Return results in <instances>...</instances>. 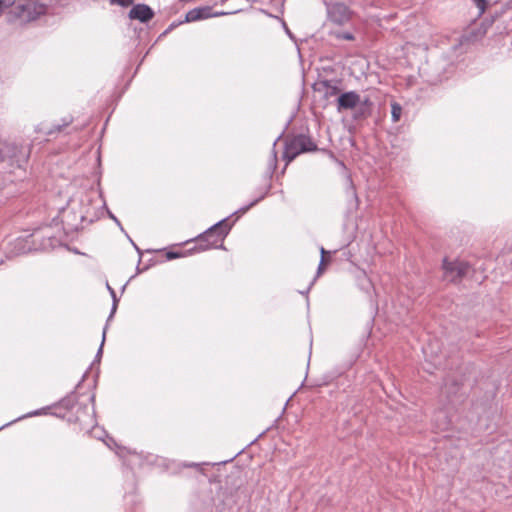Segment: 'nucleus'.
Returning <instances> with one entry per match:
<instances>
[{"instance_id": "obj_14", "label": "nucleus", "mask_w": 512, "mask_h": 512, "mask_svg": "<svg viewBox=\"0 0 512 512\" xmlns=\"http://www.w3.org/2000/svg\"><path fill=\"white\" fill-rule=\"evenodd\" d=\"M107 289L112 297V307H111L110 315L107 319V322H108L110 319L113 318V316L117 310L119 299L116 296L115 290L108 283H107Z\"/></svg>"}, {"instance_id": "obj_40", "label": "nucleus", "mask_w": 512, "mask_h": 512, "mask_svg": "<svg viewBox=\"0 0 512 512\" xmlns=\"http://www.w3.org/2000/svg\"><path fill=\"white\" fill-rule=\"evenodd\" d=\"M5 426H6V425H2V426L0 427V431H1L2 429H4V428H5Z\"/></svg>"}, {"instance_id": "obj_17", "label": "nucleus", "mask_w": 512, "mask_h": 512, "mask_svg": "<svg viewBox=\"0 0 512 512\" xmlns=\"http://www.w3.org/2000/svg\"><path fill=\"white\" fill-rule=\"evenodd\" d=\"M76 398H77V396H76L75 392H72L67 397L61 399L59 404L63 408L71 409L75 404Z\"/></svg>"}, {"instance_id": "obj_28", "label": "nucleus", "mask_w": 512, "mask_h": 512, "mask_svg": "<svg viewBox=\"0 0 512 512\" xmlns=\"http://www.w3.org/2000/svg\"><path fill=\"white\" fill-rule=\"evenodd\" d=\"M108 214H109V217L111 219H113L118 226H121L120 221L110 211H108Z\"/></svg>"}, {"instance_id": "obj_7", "label": "nucleus", "mask_w": 512, "mask_h": 512, "mask_svg": "<svg viewBox=\"0 0 512 512\" xmlns=\"http://www.w3.org/2000/svg\"><path fill=\"white\" fill-rule=\"evenodd\" d=\"M460 391L461 383L458 380L450 377L445 379L442 387V394L446 396L449 404L455 405L456 403H460L464 400V395Z\"/></svg>"}, {"instance_id": "obj_12", "label": "nucleus", "mask_w": 512, "mask_h": 512, "mask_svg": "<svg viewBox=\"0 0 512 512\" xmlns=\"http://www.w3.org/2000/svg\"><path fill=\"white\" fill-rule=\"evenodd\" d=\"M12 7L16 17H20L25 11V5L17 3L16 0H0V14Z\"/></svg>"}, {"instance_id": "obj_19", "label": "nucleus", "mask_w": 512, "mask_h": 512, "mask_svg": "<svg viewBox=\"0 0 512 512\" xmlns=\"http://www.w3.org/2000/svg\"><path fill=\"white\" fill-rule=\"evenodd\" d=\"M264 197H265V194L261 195L260 197L256 198L252 202H250L248 205L239 208L234 214H236V213H240V214L246 213L250 208H252L254 205H256Z\"/></svg>"}, {"instance_id": "obj_9", "label": "nucleus", "mask_w": 512, "mask_h": 512, "mask_svg": "<svg viewBox=\"0 0 512 512\" xmlns=\"http://www.w3.org/2000/svg\"><path fill=\"white\" fill-rule=\"evenodd\" d=\"M155 13L152 8L146 4L134 5L128 13L132 20H138L141 23H147L154 17Z\"/></svg>"}, {"instance_id": "obj_35", "label": "nucleus", "mask_w": 512, "mask_h": 512, "mask_svg": "<svg viewBox=\"0 0 512 512\" xmlns=\"http://www.w3.org/2000/svg\"><path fill=\"white\" fill-rule=\"evenodd\" d=\"M280 136L273 142V146L275 147L277 141L279 140Z\"/></svg>"}, {"instance_id": "obj_25", "label": "nucleus", "mask_w": 512, "mask_h": 512, "mask_svg": "<svg viewBox=\"0 0 512 512\" xmlns=\"http://www.w3.org/2000/svg\"><path fill=\"white\" fill-rule=\"evenodd\" d=\"M282 26H283L286 34L292 39L293 35H292L291 31L289 30V28H288V26H287L285 21H282Z\"/></svg>"}, {"instance_id": "obj_27", "label": "nucleus", "mask_w": 512, "mask_h": 512, "mask_svg": "<svg viewBox=\"0 0 512 512\" xmlns=\"http://www.w3.org/2000/svg\"><path fill=\"white\" fill-rule=\"evenodd\" d=\"M324 263H325V259L323 257H321L319 266H318V271H317L318 274H320L322 272Z\"/></svg>"}, {"instance_id": "obj_5", "label": "nucleus", "mask_w": 512, "mask_h": 512, "mask_svg": "<svg viewBox=\"0 0 512 512\" xmlns=\"http://www.w3.org/2000/svg\"><path fill=\"white\" fill-rule=\"evenodd\" d=\"M326 12L328 21L337 26L348 24L354 16L349 5L341 1L326 3Z\"/></svg>"}, {"instance_id": "obj_2", "label": "nucleus", "mask_w": 512, "mask_h": 512, "mask_svg": "<svg viewBox=\"0 0 512 512\" xmlns=\"http://www.w3.org/2000/svg\"><path fill=\"white\" fill-rule=\"evenodd\" d=\"M227 219L218 221L201 233L196 238L197 246L194 249L196 251H206L212 248L224 249L223 241L231 229V225L227 224Z\"/></svg>"}, {"instance_id": "obj_16", "label": "nucleus", "mask_w": 512, "mask_h": 512, "mask_svg": "<svg viewBox=\"0 0 512 512\" xmlns=\"http://www.w3.org/2000/svg\"><path fill=\"white\" fill-rule=\"evenodd\" d=\"M402 115V106L397 102L391 103V118L394 123L398 122Z\"/></svg>"}, {"instance_id": "obj_23", "label": "nucleus", "mask_w": 512, "mask_h": 512, "mask_svg": "<svg viewBox=\"0 0 512 512\" xmlns=\"http://www.w3.org/2000/svg\"><path fill=\"white\" fill-rule=\"evenodd\" d=\"M112 4H117L121 7H128L132 5L133 0H110Z\"/></svg>"}, {"instance_id": "obj_38", "label": "nucleus", "mask_w": 512, "mask_h": 512, "mask_svg": "<svg viewBox=\"0 0 512 512\" xmlns=\"http://www.w3.org/2000/svg\"><path fill=\"white\" fill-rule=\"evenodd\" d=\"M5 426H6V425H2V426L0 427V431H1L2 429H4V428H5Z\"/></svg>"}, {"instance_id": "obj_34", "label": "nucleus", "mask_w": 512, "mask_h": 512, "mask_svg": "<svg viewBox=\"0 0 512 512\" xmlns=\"http://www.w3.org/2000/svg\"><path fill=\"white\" fill-rule=\"evenodd\" d=\"M90 401L94 403V401H95V396H94V395H92V396L90 397Z\"/></svg>"}, {"instance_id": "obj_21", "label": "nucleus", "mask_w": 512, "mask_h": 512, "mask_svg": "<svg viewBox=\"0 0 512 512\" xmlns=\"http://www.w3.org/2000/svg\"><path fill=\"white\" fill-rule=\"evenodd\" d=\"M473 3L478 8L479 15H482L486 10L487 1L486 0H473Z\"/></svg>"}, {"instance_id": "obj_8", "label": "nucleus", "mask_w": 512, "mask_h": 512, "mask_svg": "<svg viewBox=\"0 0 512 512\" xmlns=\"http://www.w3.org/2000/svg\"><path fill=\"white\" fill-rule=\"evenodd\" d=\"M362 97L356 91H347L340 94L337 98V111L353 110L360 104Z\"/></svg>"}, {"instance_id": "obj_18", "label": "nucleus", "mask_w": 512, "mask_h": 512, "mask_svg": "<svg viewBox=\"0 0 512 512\" xmlns=\"http://www.w3.org/2000/svg\"><path fill=\"white\" fill-rule=\"evenodd\" d=\"M277 167V154L276 151L273 149L269 162H268V175L271 178L275 169Z\"/></svg>"}, {"instance_id": "obj_15", "label": "nucleus", "mask_w": 512, "mask_h": 512, "mask_svg": "<svg viewBox=\"0 0 512 512\" xmlns=\"http://www.w3.org/2000/svg\"><path fill=\"white\" fill-rule=\"evenodd\" d=\"M68 124H69L68 122H65L62 125H60V124L53 125L49 129H45V128H42V127H37L36 128V132H43L45 135L50 136V135H53L55 132H60L62 130V128L67 126Z\"/></svg>"}, {"instance_id": "obj_20", "label": "nucleus", "mask_w": 512, "mask_h": 512, "mask_svg": "<svg viewBox=\"0 0 512 512\" xmlns=\"http://www.w3.org/2000/svg\"><path fill=\"white\" fill-rule=\"evenodd\" d=\"M46 409L47 408H41V409H38V410H35V411H32V412H29L26 415L18 417L17 420H21V419H24V418H27V417H33V416H38V415L45 414L46 413Z\"/></svg>"}, {"instance_id": "obj_13", "label": "nucleus", "mask_w": 512, "mask_h": 512, "mask_svg": "<svg viewBox=\"0 0 512 512\" xmlns=\"http://www.w3.org/2000/svg\"><path fill=\"white\" fill-rule=\"evenodd\" d=\"M319 85V88L318 90L319 91H324V95L325 97L329 98V97H333V96H336L339 94V88L338 86L334 85L331 81L329 80H323V81H320L318 83Z\"/></svg>"}, {"instance_id": "obj_26", "label": "nucleus", "mask_w": 512, "mask_h": 512, "mask_svg": "<svg viewBox=\"0 0 512 512\" xmlns=\"http://www.w3.org/2000/svg\"><path fill=\"white\" fill-rule=\"evenodd\" d=\"M178 257H180V254L177 253V252H168L167 253V258L168 259H176Z\"/></svg>"}, {"instance_id": "obj_10", "label": "nucleus", "mask_w": 512, "mask_h": 512, "mask_svg": "<svg viewBox=\"0 0 512 512\" xmlns=\"http://www.w3.org/2000/svg\"><path fill=\"white\" fill-rule=\"evenodd\" d=\"M373 102L367 96L363 97L360 101V104L356 106L353 110V119L355 121L365 120L372 114Z\"/></svg>"}, {"instance_id": "obj_1", "label": "nucleus", "mask_w": 512, "mask_h": 512, "mask_svg": "<svg viewBox=\"0 0 512 512\" xmlns=\"http://www.w3.org/2000/svg\"><path fill=\"white\" fill-rule=\"evenodd\" d=\"M31 143L23 140L5 141L0 144V163H6L12 169H25L30 158Z\"/></svg>"}, {"instance_id": "obj_6", "label": "nucleus", "mask_w": 512, "mask_h": 512, "mask_svg": "<svg viewBox=\"0 0 512 512\" xmlns=\"http://www.w3.org/2000/svg\"><path fill=\"white\" fill-rule=\"evenodd\" d=\"M443 270L446 280L456 282L470 271V265L459 260L448 261L447 258H445L443 260Z\"/></svg>"}, {"instance_id": "obj_22", "label": "nucleus", "mask_w": 512, "mask_h": 512, "mask_svg": "<svg viewBox=\"0 0 512 512\" xmlns=\"http://www.w3.org/2000/svg\"><path fill=\"white\" fill-rule=\"evenodd\" d=\"M106 328L107 327H105L104 330H103L102 342H101L100 347H99V349H98V351L96 353L95 361H100V359H101L102 352H103V345H104L105 337H106Z\"/></svg>"}, {"instance_id": "obj_33", "label": "nucleus", "mask_w": 512, "mask_h": 512, "mask_svg": "<svg viewBox=\"0 0 512 512\" xmlns=\"http://www.w3.org/2000/svg\"><path fill=\"white\" fill-rule=\"evenodd\" d=\"M174 24H171V26L165 31V33H167L169 30H171L172 28H174Z\"/></svg>"}, {"instance_id": "obj_31", "label": "nucleus", "mask_w": 512, "mask_h": 512, "mask_svg": "<svg viewBox=\"0 0 512 512\" xmlns=\"http://www.w3.org/2000/svg\"><path fill=\"white\" fill-rule=\"evenodd\" d=\"M326 253H327V251H326L323 247H321V248H320V254H321V257H323V258H324V256H325V254H326Z\"/></svg>"}, {"instance_id": "obj_11", "label": "nucleus", "mask_w": 512, "mask_h": 512, "mask_svg": "<svg viewBox=\"0 0 512 512\" xmlns=\"http://www.w3.org/2000/svg\"><path fill=\"white\" fill-rule=\"evenodd\" d=\"M217 13H212V8L209 6L197 7L189 10L185 16V22H195L199 20L208 19L217 16Z\"/></svg>"}, {"instance_id": "obj_37", "label": "nucleus", "mask_w": 512, "mask_h": 512, "mask_svg": "<svg viewBox=\"0 0 512 512\" xmlns=\"http://www.w3.org/2000/svg\"><path fill=\"white\" fill-rule=\"evenodd\" d=\"M5 426H6V425H2V426L0 427V431H1L2 429H4V428H5Z\"/></svg>"}, {"instance_id": "obj_24", "label": "nucleus", "mask_w": 512, "mask_h": 512, "mask_svg": "<svg viewBox=\"0 0 512 512\" xmlns=\"http://www.w3.org/2000/svg\"><path fill=\"white\" fill-rule=\"evenodd\" d=\"M338 39L352 41L354 40V35L350 32H342L337 35Z\"/></svg>"}, {"instance_id": "obj_39", "label": "nucleus", "mask_w": 512, "mask_h": 512, "mask_svg": "<svg viewBox=\"0 0 512 512\" xmlns=\"http://www.w3.org/2000/svg\"><path fill=\"white\" fill-rule=\"evenodd\" d=\"M5 426H6V425H2V426L0 427V431H1L2 429H4V428H5Z\"/></svg>"}, {"instance_id": "obj_29", "label": "nucleus", "mask_w": 512, "mask_h": 512, "mask_svg": "<svg viewBox=\"0 0 512 512\" xmlns=\"http://www.w3.org/2000/svg\"><path fill=\"white\" fill-rule=\"evenodd\" d=\"M183 466L190 468V467H197V466H199V464L192 462V463H184Z\"/></svg>"}, {"instance_id": "obj_4", "label": "nucleus", "mask_w": 512, "mask_h": 512, "mask_svg": "<svg viewBox=\"0 0 512 512\" xmlns=\"http://www.w3.org/2000/svg\"><path fill=\"white\" fill-rule=\"evenodd\" d=\"M318 149L311 137L305 134H298L286 140L283 158L286 164L293 161L298 155L313 152Z\"/></svg>"}, {"instance_id": "obj_30", "label": "nucleus", "mask_w": 512, "mask_h": 512, "mask_svg": "<svg viewBox=\"0 0 512 512\" xmlns=\"http://www.w3.org/2000/svg\"><path fill=\"white\" fill-rule=\"evenodd\" d=\"M130 242L133 244L134 248L137 250V252L139 253V255L142 254L141 250L138 248V246L130 239Z\"/></svg>"}, {"instance_id": "obj_32", "label": "nucleus", "mask_w": 512, "mask_h": 512, "mask_svg": "<svg viewBox=\"0 0 512 512\" xmlns=\"http://www.w3.org/2000/svg\"><path fill=\"white\" fill-rule=\"evenodd\" d=\"M312 285H313V282L310 284V286H309V287H307V290H306L305 292H301V293H302V294H307V293H308V291L310 290V287H311Z\"/></svg>"}, {"instance_id": "obj_36", "label": "nucleus", "mask_w": 512, "mask_h": 512, "mask_svg": "<svg viewBox=\"0 0 512 512\" xmlns=\"http://www.w3.org/2000/svg\"><path fill=\"white\" fill-rule=\"evenodd\" d=\"M16 421H18V420L17 419L14 420V422H16ZM12 423H13V421H12ZM10 424H11V422H10ZM6 426H9V423H6Z\"/></svg>"}, {"instance_id": "obj_3", "label": "nucleus", "mask_w": 512, "mask_h": 512, "mask_svg": "<svg viewBox=\"0 0 512 512\" xmlns=\"http://www.w3.org/2000/svg\"><path fill=\"white\" fill-rule=\"evenodd\" d=\"M92 202L93 192L88 191H80L69 199L68 207L74 214V220L79 224L93 221Z\"/></svg>"}]
</instances>
